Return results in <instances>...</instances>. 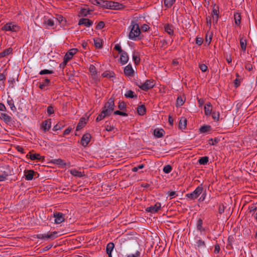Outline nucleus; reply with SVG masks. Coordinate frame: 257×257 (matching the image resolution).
I'll return each instance as SVG.
<instances>
[{"instance_id": "f257e3e1", "label": "nucleus", "mask_w": 257, "mask_h": 257, "mask_svg": "<svg viewBox=\"0 0 257 257\" xmlns=\"http://www.w3.org/2000/svg\"><path fill=\"white\" fill-rule=\"evenodd\" d=\"M129 28L130 29V32L128 35L129 39L133 40L139 39L141 33V29L139 25L132 23Z\"/></svg>"}, {"instance_id": "f03ea898", "label": "nucleus", "mask_w": 257, "mask_h": 257, "mask_svg": "<svg viewBox=\"0 0 257 257\" xmlns=\"http://www.w3.org/2000/svg\"><path fill=\"white\" fill-rule=\"evenodd\" d=\"M58 232L53 231V232H49L47 233L44 234H39L37 235V237L39 239L48 240L51 239L53 240L56 238L58 235Z\"/></svg>"}, {"instance_id": "7ed1b4c3", "label": "nucleus", "mask_w": 257, "mask_h": 257, "mask_svg": "<svg viewBox=\"0 0 257 257\" xmlns=\"http://www.w3.org/2000/svg\"><path fill=\"white\" fill-rule=\"evenodd\" d=\"M137 85L142 90L147 91L155 85V82L152 80H147L144 83H137Z\"/></svg>"}, {"instance_id": "20e7f679", "label": "nucleus", "mask_w": 257, "mask_h": 257, "mask_svg": "<svg viewBox=\"0 0 257 257\" xmlns=\"http://www.w3.org/2000/svg\"><path fill=\"white\" fill-rule=\"evenodd\" d=\"M202 187L201 186H199L192 193L186 194V197L190 200H194L196 199L202 193Z\"/></svg>"}, {"instance_id": "39448f33", "label": "nucleus", "mask_w": 257, "mask_h": 257, "mask_svg": "<svg viewBox=\"0 0 257 257\" xmlns=\"http://www.w3.org/2000/svg\"><path fill=\"white\" fill-rule=\"evenodd\" d=\"M114 107V99L110 98L108 101L105 103L103 109L108 113L110 115L113 111Z\"/></svg>"}, {"instance_id": "423d86ee", "label": "nucleus", "mask_w": 257, "mask_h": 257, "mask_svg": "<svg viewBox=\"0 0 257 257\" xmlns=\"http://www.w3.org/2000/svg\"><path fill=\"white\" fill-rule=\"evenodd\" d=\"M77 49L73 48L67 52L64 56L63 63L66 64L68 61L72 58L73 56L77 53Z\"/></svg>"}, {"instance_id": "0eeeda50", "label": "nucleus", "mask_w": 257, "mask_h": 257, "mask_svg": "<svg viewBox=\"0 0 257 257\" xmlns=\"http://www.w3.org/2000/svg\"><path fill=\"white\" fill-rule=\"evenodd\" d=\"M19 27L12 23H7L2 28V30L6 31L17 32L19 30Z\"/></svg>"}, {"instance_id": "6e6552de", "label": "nucleus", "mask_w": 257, "mask_h": 257, "mask_svg": "<svg viewBox=\"0 0 257 257\" xmlns=\"http://www.w3.org/2000/svg\"><path fill=\"white\" fill-rule=\"evenodd\" d=\"M89 70L91 75L93 82L96 83L98 81V79L95 67L93 65H91L89 66Z\"/></svg>"}, {"instance_id": "1a4fd4ad", "label": "nucleus", "mask_w": 257, "mask_h": 257, "mask_svg": "<svg viewBox=\"0 0 257 257\" xmlns=\"http://www.w3.org/2000/svg\"><path fill=\"white\" fill-rule=\"evenodd\" d=\"M55 218L54 222L56 224H60L65 220L64 214L61 212H55L53 214Z\"/></svg>"}, {"instance_id": "9d476101", "label": "nucleus", "mask_w": 257, "mask_h": 257, "mask_svg": "<svg viewBox=\"0 0 257 257\" xmlns=\"http://www.w3.org/2000/svg\"><path fill=\"white\" fill-rule=\"evenodd\" d=\"M123 5L117 2L109 1L108 9L112 10H121L123 9Z\"/></svg>"}, {"instance_id": "9b49d317", "label": "nucleus", "mask_w": 257, "mask_h": 257, "mask_svg": "<svg viewBox=\"0 0 257 257\" xmlns=\"http://www.w3.org/2000/svg\"><path fill=\"white\" fill-rule=\"evenodd\" d=\"M161 204L159 202L156 203L154 205L151 206L146 209V211L155 213L157 212L161 208Z\"/></svg>"}, {"instance_id": "f8f14e48", "label": "nucleus", "mask_w": 257, "mask_h": 257, "mask_svg": "<svg viewBox=\"0 0 257 257\" xmlns=\"http://www.w3.org/2000/svg\"><path fill=\"white\" fill-rule=\"evenodd\" d=\"M91 135L88 133L84 134L81 140V144L83 147H86L88 145L90 141Z\"/></svg>"}, {"instance_id": "ddd939ff", "label": "nucleus", "mask_w": 257, "mask_h": 257, "mask_svg": "<svg viewBox=\"0 0 257 257\" xmlns=\"http://www.w3.org/2000/svg\"><path fill=\"white\" fill-rule=\"evenodd\" d=\"M26 157L30 159L31 160L34 161L35 160L41 161L44 159V157L41 156L39 154H31L30 152L26 155Z\"/></svg>"}, {"instance_id": "4468645a", "label": "nucleus", "mask_w": 257, "mask_h": 257, "mask_svg": "<svg viewBox=\"0 0 257 257\" xmlns=\"http://www.w3.org/2000/svg\"><path fill=\"white\" fill-rule=\"evenodd\" d=\"M43 25L47 29L52 28L54 25V21L52 19L45 18L43 22Z\"/></svg>"}, {"instance_id": "2eb2a0df", "label": "nucleus", "mask_w": 257, "mask_h": 257, "mask_svg": "<svg viewBox=\"0 0 257 257\" xmlns=\"http://www.w3.org/2000/svg\"><path fill=\"white\" fill-rule=\"evenodd\" d=\"M93 24V22L86 18H81L79 20L78 22L79 25H84L87 27H90Z\"/></svg>"}, {"instance_id": "dca6fc26", "label": "nucleus", "mask_w": 257, "mask_h": 257, "mask_svg": "<svg viewBox=\"0 0 257 257\" xmlns=\"http://www.w3.org/2000/svg\"><path fill=\"white\" fill-rule=\"evenodd\" d=\"M134 71L132 68V66L128 64L124 67V73L127 76H131L133 75Z\"/></svg>"}, {"instance_id": "f3484780", "label": "nucleus", "mask_w": 257, "mask_h": 257, "mask_svg": "<svg viewBox=\"0 0 257 257\" xmlns=\"http://www.w3.org/2000/svg\"><path fill=\"white\" fill-rule=\"evenodd\" d=\"M0 118L7 124L10 123L12 120L11 117L5 113H0Z\"/></svg>"}, {"instance_id": "a211bd4d", "label": "nucleus", "mask_w": 257, "mask_h": 257, "mask_svg": "<svg viewBox=\"0 0 257 257\" xmlns=\"http://www.w3.org/2000/svg\"><path fill=\"white\" fill-rule=\"evenodd\" d=\"M120 61L122 65L126 64L128 60V56L125 51L120 53Z\"/></svg>"}, {"instance_id": "6ab92c4d", "label": "nucleus", "mask_w": 257, "mask_h": 257, "mask_svg": "<svg viewBox=\"0 0 257 257\" xmlns=\"http://www.w3.org/2000/svg\"><path fill=\"white\" fill-rule=\"evenodd\" d=\"M35 173V172L32 170L25 171V176L26 180H32L33 178Z\"/></svg>"}, {"instance_id": "aec40b11", "label": "nucleus", "mask_w": 257, "mask_h": 257, "mask_svg": "<svg viewBox=\"0 0 257 257\" xmlns=\"http://www.w3.org/2000/svg\"><path fill=\"white\" fill-rule=\"evenodd\" d=\"M204 108L205 114L206 116H209L211 114L212 105L210 102L205 104Z\"/></svg>"}, {"instance_id": "412c9836", "label": "nucleus", "mask_w": 257, "mask_h": 257, "mask_svg": "<svg viewBox=\"0 0 257 257\" xmlns=\"http://www.w3.org/2000/svg\"><path fill=\"white\" fill-rule=\"evenodd\" d=\"M109 115H110V114L103 109L101 113L97 117L96 121H99L103 119L105 117L108 116Z\"/></svg>"}, {"instance_id": "4be33fe9", "label": "nucleus", "mask_w": 257, "mask_h": 257, "mask_svg": "<svg viewBox=\"0 0 257 257\" xmlns=\"http://www.w3.org/2000/svg\"><path fill=\"white\" fill-rule=\"evenodd\" d=\"M70 172L71 175L75 177H82L84 175L83 172L79 171L75 169H71Z\"/></svg>"}, {"instance_id": "5701e85b", "label": "nucleus", "mask_w": 257, "mask_h": 257, "mask_svg": "<svg viewBox=\"0 0 257 257\" xmlns=\"http://www.w3.org/2000/svg\"><path fill=\"white\" fill-rule=\"evenodd\" d=\"M51 124L50 119H48L43 122L42 127L44 131H47L50 128Z\"/></svg>"}, {"instance_id": "b1692460", "label": "nucleus", "mask_w": 257, "mask_h": 257, "mask_svg": "<svg viewBox=\"0 0 257 257\" xmlns=\"http://www.w3.org/2000/svg\"><path fill=\"white\" fill-rule=\"evenodd\" d=\"M165 31L170 35H174L173 27L171 25L167 24L164 27Z\"/></svg>"}, {"instance_id": "393cba45", "label": "nucleus", "mask_w": 257, "mask_h": 257, "mask_svg": "<svg viewBox=\"0 0 257 257\" xmlns=\"http://www.w3.org/2000/svg\"><path fill=\"white\" fill-rule=\"evenodd\" d=\"M164 131L163 129H155L154 131V135L157 138H161L163 136Z\"/></svg>"}, {"instance_id": "a878e982", "label": "nucleus", "mask_w": 257, "mask_h": 257, "mask_svg": "<svg viewBox=\"0 0 257 257\" xmlns=\"http://www.w3.org/2000/svg\"><path fill=\"white\" fill-rule=\"evenodd\" d=\"M114 76V73L112 71H105L102 74V76L103 77H106L109 79L113 78Z\"/></svg>"}, {"instance_id": "bb28decb", "label": "nucleus", "mask_w": 257, "mask_h": 257, "mask_svg": "<svg viewBox=\"0 0 257 257\" xmlns=\"http://www.w3.org/2000/svg\"><path fill=\"white\" fill-rule=\"evenodd\" d=\"M240 45L242 51L244 52L246 50V39L243 37H241L240 39Z\"/></svg>"}, {"instance_id": "cd10ccee", "label": "nucleus", "mask_w": 257, "mask_h": 257, "mask_svg": "<svg viewBox=\"0 0 257 257\" xmlns=\"http://www.w3.org/2000/svg\"><path fill=\"white\" fill-rule=\"evenodd\" d=\"M7 103L10 106L11 109L15 111L16 110L17 108L15 106L14 101L12 98H9L7 99Z\"/></svg>"}, {"instance_id": "c85d7f7f", "label": "nucleus", "mask_w": 257, "mask_h": 257, "mask_svg": "<svg viewBox=\"0 0 257 257\" xmlns=\"http://www.w3.org/2000/svg\"><path fill=\"white\" fill-rule=\"evenodd\" d=\"M138 113L140 115H143L145 114L146 111V109L144 105H141L139 106L137 108Z\"/></svg>"}, {"instance_id": "c756f323", "label": "nucleus", "mask_w": 257, "mask_h": 257, "mask_svg": "<svg viewBox=\"0 0 257 257\" xmlns=\"http://www.w3.org/2000/svg\"><path fill=\"white\" fill-rule=\"evenodd\" d=\"M187 124V120L185 118H181L180 120L179 126L180 129H184Z\"/></svg>"}, {"instance_id": "7c9ffc66", "label": "nucleus", "mask_w": 257, "mask_h": 257, "mask_svg": "<svg viewBox=\"0 0 257 257\" xmlns=\"http://www.w3.org/2000/svg\"><path fill=\"white\" fill-rule=\"evenodd\" d=\"M133 59L136 64H138L140 63V58L138 53L134 52L133 54Z\"/></svg>"}, {"instance_id": "2f4dec72", "label": "nucleus", "mask_w": 257, "mask_h": 257, "mask_svg": "<svg viewBox=\"0 0 257 257\" xmlns=\"http://www.w3.org/2000/svg\"><path fill=\"white\" fill-rule=\"evenodd\" d=\"M176 0H164V6L166 8H171L174 3L175 2Z\"/></svg>"}, {"instance_id": "473e14b6", "label": "nucleus", "mask_w": 257, "mask_h": 257, "mask_svg": "<svg viewBox=\"0 0 257 257\" xmlns=\"http://www.w3.org/2000/svg\"><path fill=\"white\" fill-rule=\"evenodd\" d=\"M203 221L201 219H198L197 223V228L200 232H202L205 230L204 228L202 226Z\"/></svg>"}, {"instance_id": "72a5a7b5", "label": "nucleus", "mask_w": 257, "mask_h": 257, "mask_svg": "<svg viewBox=\"0 0 257 257\" xmlns=\"http://www.w3.org/2000/svg\"><path fill=\"white\" fill-rule=\"evenodd\" d=\"M235 23L236 25H238L240 23L241 16L239 13H235L234 15Z\"/></svg>"}, {"instance_id": "f704fd0d", "label": "nucleus", "mask_w": 257, "mask_h": 257, "mask_svg": "<svg viewBox=\"0 0 257 257\" xmlns=\"http://www.w3.org/2000/svg\"><path fill=\"white\" fill-rule=\"evenodd\" d=\"M208 162V157H203L200 158L198 160V162L201 165H206L207 164Z\"/></svg>"}, {"instance_id": "c9c22d12", "label": "nucleus", "mask_w": 257, "mask_h": 257, "mask_svg": "<svg viewBox=\"0 0 257 257\" xmlns=\"http://www.w3.org/2000/svg\"><path fill=\"white\" fill-rule=\"evenodd\" d=\"M12 52V49L9 48L0 53V57H4L6 56L11 54Z\"/></svg>"}, {"instance_id": "e433bc0d", "label": "nucleus", "mask_w": 257, "mask_h": 257, "mask_svg": "<svg viewBox=\"0 0 257 257\" xmlns=\"http://www.w3.org/2000/svg\"><path fill=\"white\" fill-rule=\"evenodd\" d=\"M114 247V244L113 242L108 243L106 246V252H112Z\"/></svg>"}, {"instance_id": "4c0bfd02", "label": "nucleus", "mask_w": 257, "mask_h": 257, "mask_svg": "<svg viewBox=\"0 0 257 257\" xmlns=\"http://www.w3.org/2000/svg\"><path fill=\"white\" fill-rule=\"evenodd\" d=\"M185 100L184 99L181 97L179 96L178 97L177 100H176V105L177 106H180L182 105L184 103Z\"/></svg>"}, {"instance_id": "58836bf2", "label": "nucleus", "mask_w": 257, "mask_h": 257, "mask_svg": "<svg viewBox=\"0 0 257 257\" xmlns=\"http://www.w3.org/2000/svg\"><path fill=\"white\" fill-rule=\"evenodd\" d=\"M211 128L210 125H204L201 126L200 129V132L201 133H206L209 131H210Z\"/></svg>"}, {"instance_id": "ea45409f", "label": "nucleus", "mask_w": 257, "mask_h": 257, "mask_svg": "<svg viewBox=\"0 0 257 257\" xmlns=\"http://www.w3.org/2000/svg\"><path fill=\"white\" fill-rule=\"evenodd\" d=\"M211 40H212V34L207 33L206 34V37H205V43L207 45H209L210 43V42H211Z\"/></svg>"}, {"instance_id": "a19ab883", "label": "nucleus", "mask_w": 257, "mask_h": 257, "mask_svg": "<svg viewBox=\"0 0 257 257\" xmlns=\"http://www.w3.org/2000/svg\"><path fill=\"white\" fill-rule=\"evenodd\" d=\"M50 83V80L49 79H45L44 82L42 83L39 85L40 89H43L45 86H48Z\"/></svg>"}, {"instance_id": "79ce46f5", "label": "nucleus", "mask_w": 257, "mask_h": 257, "mask_svg": "<svg viewBox=\"0 0 257 257\" xmlns=\"http://www.w3.org/2000/svg\"><path fill=\"white\" fill-rule=\"evenodd\" d=\"M109 1L100 0L99 6L102 8L108 9Z\"/></svg>"}, {"instance_id": "37998d69", "label": "nucleus", "mask_w": 257, "mask_h": 257, "mask_svg": "<svg viewBox=\"0 0 257 257\" xmlns=\"http://www.w3.org/2000/svg\"><path fill=\"white\" fill-rule=\"evenodd\" d=\"M124 96L126 98H132L135 97L134 92L132 90H128L124 94Z\"/></svg>"}, {"instance_id": "c03bdc74", "label": "nucleus", "mask_w": 257, "mask_h": 257, "mask_svg": "<svg viewBox=\"0 0 257 257\" xmlns=\"http://www.w3.org/2000/svg\"><path fill=\"white\" fill-rule=\"evenodd\" d=\"M172 170V167L169 165L165 166L163 168V171L165 173H167V174L170 173L171 172Z\"/></svg>"}, {"instance_id": "a18cd8bd", "label": "nucleus", "mask_w": 257, "mask_h": 257, "mask_svg": "<svg viewBox=\"0 0 257 257\" xmlns=\"http://www.w3.org/2000/svg\"><path fill=\"white\" fill-rule=\"evenodd\" d=\"M54 162L61 166H64L66 165L64 161L63 160L60 159L54 160Z\"/></svg>"}, {"instance_id": "49530a36", "label": "nucleus", "mask_w": 257, "mask_h": 257, "mask_svg": "<svg viewBox=\"0 0 257 257\" xmlns=\"http://www.w3.org/2000/svg\"><path fill=\"white\" fill-rule=\"evenodd\" d=\"M141 252L139 250H137L134 253H131L127 255V257H140Z\"/></svg>"}, {"instance_id": "de8ad7c7", "label": "nucleus", "mask_w": 257, "mask_h": 257, "mask_svg": "<svg viewBox=\"0 0 257 257\" xmlns=\"http://www.w3.org/2000/svg\"><path fill=\"white\" fill-rule=\"evenodd\" d=\"M53 72H54L52 70L44 69V70H41L39 72V74H40V75H44V74H51L53 73Z\"/></svg>"}, {"instance_id": "09e8293b", "label": "nucleus", "mask_w": 257, "mask_h": 257, "mask_svg": "<svg viewBox=\"0 0 257 257\" xmlns=\"http://www.w3.org/2000/svg\"><path fill=\"white\" fill-rule=\"evenodd\" d=\"M104 26H105V24H104V22L100 21L98 23V24L96 26V29H97V30L101 29L103 28H104Z\"/></svg>"}, {"instance_id": "8fccbe9b", "label": "nucleus", "mask_w": 257, "mask_h": 257, "mask_svg": "<svg viewBox=\"0 0 257 257\" xmlns=\"http://www.w3.org/2000/svg\"><path fill=\"white\" fill-rule=\"evenodd\" d=\"M94 45L97 48H100L102 47V43L99 40H94Z\"/></svg>"}, {"instance_id": "3c124183", "label": "nucleus", "mask_w": 257, "mask_h": 257, "mask_svg": "<svg viewBox=\"0 0 257 257\" xmlns=\"http://www.w3.org/2000/svg\"><path fill=\"white\" fill-rule=\"evenodd\" d=\"M213 119L218 120L219 118V113L218 112L213 111L212 113Z\"/></svg>"}, {"instance_id": "603ef678", "label": "nucleus", "mask_w": 257, "mask_h": 257, "mask_svg": "<svg viewBox=\"0 0 257 257\" xmlns=\"http://www.w3.org/2000/svg\"><path fill=\"white\" fill-rule=\"evenodd\" d=\"M8 176V174L6 172H4L2 174H0V181H3L7 179Z\"/></svg>"}, {"instance_id": "864d4df0", "label": "nucleus", "mask_w": 257, "mask_h": 257, "mask_svg": "<svg viewBox=\"0 0 257 257\" xmlns=\"http://www.w3.org/2000/svg\"><path fill=\"white\" fill-rule=\"evenodd\" d=\"M47 112L49 115L53 114L54 113L53 107L52 105L49 106L47 107Z\"/></svg>"}, {"instance_id": "5fc2aeb1", "label": "nucleus", "mask_w": 257, "mask_h": 257, "mask_svg": "<svg viewBox=\"0 0 257 257\" xmlns=\"http://www.w3.org/2000/svg\"><path fill=\"white\" fill-rule=\"evenodd\" d=\"M199 68L203 72H206L208 69L207 66L204 64H200Z\"/></svg>"}, {"instance_id": "6e6d98bb", "label": "nucleus", "mask_w": 257, "mask_h": 257, "mask_svg": "<svg viewBox=\"0 0 257 257\" xmlns=\"http://www.w3.org/2000/svg\"><path fill=\"white\" fill-rule=\"evenodd\" d=\"M225 206L224 205L221 204L219 205L218 207V212L220 214H222L224 211Z\"/></svg>"}, {"instance_id": "4d7b16f0", "label": "nucleus", "mask_w": 257, "mask_h": 257, "mask_svg": "<svg viewBox=\"0 0 257 257\" xmlns=\"http://www.w3.org/2000/svg\"><path fill=\"white\" fill-rule=\"evenodd\" d=\"M114 114H116V115H122V116H126L127 115V114L125 113V112H123L122 111H120L119 110H116L114 112Z\"/></svg>"}, {"instance_id": "13d9d810", "label": "nucleus", "mask_w": 257, "mask_h": 257, "mask_svg": "<svg viewBox=\"0 0 257 257\" xmlns=\"http://www.w3.org/2000/svg\"><path fill=\"white\" fill-rule=\"evenodd\" d=\"M118 108L120 110H124L125 108V105L123 102H120L118 104Z\"/></svg>"}, {"instance_id": "bf43d9fd", "label": "nucleus", "mask_w": 257, "mask_h": 257, "mask_svg": "<svg viewBox=\"0 0 257 257\" xmlns=\"http://www.w3.org/2000/svg\"><path fill=\"white\" fill-rule=\"evenodd\" d=\"M114 49L118 51L119 53H121L123 52L121 49V46L119 44H116L114 46Z\"/></svg>"}, {"instance_id": "052dcab7", "label": "nucleus", "mask_w": 257, "mask_h": 257, "mask_svg": "<svg viewBox=\"0 0 257 257\" xmlns=\"http://www.w3.org/2000/svg\"><path fill=\"white\" fill-rule=\"evenodd\" d=\"M149 29V27L148 25L147 24H144L143 25L142 27H141V30L143 31V32H146L147 31H148Z\"/></svg>"}, {"instance_id": "680f3d73", "label": "nucleus", "mask_w": 257, "mask_h": 257, "mask_svg": "<svg viewBox=\"0 0 257 257\" xmlns=\"http://www.w3.org/2000/svg\"><path fill=\"white\" fill-rule=\"evenodd\" d=\"M84 126V123L82 122V121H80L77 124L76 130L79 131L81 128Z\"/></svg>"}, {"instance_id": "e2e57ef3", "label": "nucleus", "mask_w": 257, "mask_h": 257, "mask_svg": "<svg viewBox=\"0 0 257 257\" xmlns=\"http://www.w3.org/2000/svg\"><path fill=\"white\" fill-rule=\"evenodd\" d=\"M203 43V40L201 38L197 37L196 39V43L198 45H201Z\"/></svg>"}, {"instance_id": "0e129e2a", "label": "nucleus", "mask_w": 257, "mask_h": 257, "mask_svg": "<svg viewBox=\"0 0 257 257\" xmlns=\"http://www.w3.org/2000/svg\"><path fill=\"white\" fill-rule=\"evenodd\" d=\"M100 0H90L92 4L99 6Z\"/></svg>"}, {"instance_id": "69168bd1", "label": "nucleus", "mask_w": 257, "mask_h": 257, "mask_svg": "<svg viewBox=\"0 0 257 257\" xmlns=\"http://www.w3.org/2000/svg\"><path fill=\"white\" fill-rule=\"evenodd\" d=\"M16 149L19 152H21L23 154L25 153L24 150L21 146H17Z\"/></svg>"}, {"instance_id": "338daca9", "label": "nucleus", "mask_w": 257, "mask_h": 257, "mask_svg": "<svg viewBox=\"0 0 257 257\" xmlns=\"http://www.w3.org/2000/svg\"><path fill=\"white\" fill-rule=\"evenodd\" d=\"M219 250H220V246H219V244H215V247H214V252L218 253L219 252Z\"/></svg>"}, {"instance_id": "774afa93", "label": "nucleus", "mask_w": 257, "mask_h": 257, "mask_svg": "<svg viewBox=\"0 0 257 257\" xmlns=\"http://www.w3.org/2000/svg\"><path fill=\"white\" fill-rule=\"evenodd\" d=\"M213 15L218 16L219 15V10L218 9L214 8L212 10Z\"/></svg>"}]
</instances>
